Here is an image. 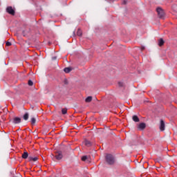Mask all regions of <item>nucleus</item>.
I'll list each match as a JSON object with an SVG mask.
<instances>
[{"instance_id": "obj_12", "label": "nucleus", "mask_w": 177, "mask_h": 177, "mask_svg": "<svg viewBox=\"0 0 177 177\" xmlns=\"http://www.w3.org/2000/svg\"><path fill=\"white\" fill-rule=\"evenodd\" d=\"M133 120L135 122H139V121H140L139 118L138 117V115H133Z\"/></svg>"}, {"instance_id": "obj_25", "label": "nucleus", "mask_w": 177, "mask_h": 177, "mask_svg": "<svg viewBox=\"0 0 177 177\" xmlns=\"http://www.w3.org/2000/svg\"><path fill=\"white\" fill-rule=\"evenodd\" d=\"M56 59H57L56 57H53V60H56Z\"/></svg>"}, {"instance_id": "obj_11", "label": "nucleus", "mask_w": 177, "mask_h": 177, "mask_svg": "<svg viewBox=\"0 0 177 177\" xmlns=\"http://www.w3.org/2000/svg\"><path fill=\"white\" fill-rule=\"evenodd\" d=\"M164 44H165L164 39H160L158 41V46H162V45H164Z\"/></svg>"}, {"instance_id": "obj_2", "label": "nucleus", "mask_w": 177, "mask_h": 177, "mask_svg": "<svg viewBox=\"0 0 177 177\" xmlns=\"http://www.w3.org/2000/svg\"><path fill=\"white\" fill-rule=\"evenodd\" d=\"M156 12L160 19H164V17H165V12H164V10L162 8L158 7V8H156Z\"/></svg>"}, {"instance_id": "obj_9", "label": "nucleus", "mask_w": 177, "mask_h": 177, "mask_svg": "<svg viewBox=\"0 0 177 177\" xmlns=\"http://www.w3.org/2000/svg\"><path fill=\"white\" fill-rule=\"evenodd\" d=\"M86 103H91L92 102V96H88L85 100Z\"/></svg>"}, {"instance_id": "obj_22", "label": "nucleus", "mask_w": 177, "mask_h": 177, "mask_svg": "<svg viewBox=\"0 0 177 177\" xmlns=\"http://www.w3.org/2000/svg\"><path fill=\"white\" fill-rule=\"evenodd\" d=\"M118 86H120V87H122V86H124V83L122 82H118Z\"/></svg>"}, {"instance_id": "obj_14", "label": "nucleus", "mask_w": 177, "mask_h": 177, "mask_svg": "<svg viewBox=\"0 0 177 177\" xmlns=\"http://www.w3.org/2000/svg\"><path fill=\"white\" fill-rule=\"evenodd\" d=\"M28 158H29L30 161H37L38 160V157H35V158L29 157Z\"/></svg>"}, {"instance_id": "obj_1", "label": "nucleus", "mask_w": 177, "mask_h": 177, "mask_svg": "<svg viewBox=\"0 0 177 177\" xmlns=\"http://www.w3.org/2000/svg\"><path fill=\"white\" fill-rule=\"evenodd\" d=\"M105 160L107 164L109 165H113V164L115 162V159H114V156H113L111 154H106Z\"/></svg>"}, {"instance_id": "obj_20", "label": "nucleus", "mask_w": 177, "mask_h": 177, "mask_svg": "<svg viewBox=\"0 0 177 177\" xmlns=\"http://www.w3.org/2000/svg\"><path fill=\"white\" fill-rule=\"evenodd\" d=\"M29 86H32V85H34V82H32V81L29 80L28 82Z\"/></svg>"}, {"instance_id": "obj_4", "label": "nucleus", "mask_w": 177, "mask_h": 177, "mask_svg": "<svg viewBox=\"0 0 177 177\" xmlns=\"http://www.w3.org/2000/svg\"><path fill=\"white\" fill-rule=\"evenodd\" d=\"M55 158L56 160H62L63 158V153H62V151H56L55 152Z\"/></svg>"}, {"instance_id": "obj_6", "label": "nucleus", "mask_w": 177, "mask_h": 177, "mask_svg": "<svg viewBox=\"0 0 177 177\" xmlns=\"http://www.w3.org/2000/svg\"><path fill=\"white\" fill-rule=\"evenodd\" d=\"M21 122V118H14L13 123L14 124H20Z\"/></svg>"}, {"instance_id": "obj_7", "label": "nucleus", "mask_w": 177, "mask_h": 177, "mask_svg": "<svg viewBox=\"0 0 177 177\" xmlns=\"http://www.w3.org/2000/svg\"><path fill=\"white\" fill-rule=\"evenodd\" d=\"M138 129H141L142 131H143V129H145L146 128V124L145 123H140L138 127Z\"/></svg>"}, {"instance_id": "obj_3", "label": "nucleus", "mask_w": 177, "mask_h": 177, "mask_svg": "<svg viewBox=\"0 0 177 177\" xmlns=\"http://www.w3.org/2000/svg\"><path fill=\"white\" fill-rule=\"evenodd\" d=\"M6 12L7 13H9V15L15 16V10H13V8H12V6L7 7Z\"/></svg>"}, {"instance_id": "obj_21", "label": "nucleus", "mask_w": 177, "mask_h": 177, "mask_svg": "<svg viewBox=\"0 0 177 177\" xmlns=\"http://www.w3.org/2000/svg\"><path fill=\"white\" fill-rule=\"evenodd\" d=\"M64 85H68V80L67 79H64Z\"/></svg>"}, {"instance_id": "obj_15", "label": "nucleus", "mask_w": 177, "mask_h": 177, "mask_svg": "<svg viewBox=\"0 0 177 177\" xmlns=\"http://www.w3.org/2000/svg\"><path fill=\"white\" fill-rule=\"evenodd\" d=\"M64 71L65 73H70V71H71V68H65L64 69Z\"/></svg>"}, {"instance_id": "obj_10", "label": "nucleus", "mask_w": 177, "mask_h": 177, "mask_svg": "<svg viewBox=\"0 0 177 177\" xmlns=\"http://www.w3.org/2000/svg\"><path fill=\"white\" fill-rule=\"evenodd\" d=\"M77 37H82V30L80 28L77 29Z\"/></svg>"}, {"instance_id": "obj_5", "label": "nucleus", "mask_w": 177, "mask_h": 177, "mask_svg": "<svg viewBox=\"0 0 177 177\" xmlns=\"http://www.w3.org/2000/svg\"><path fill=\"white\" fill-rule=\"evenodd\" d=\"M160 131H165V122L163 120H160V124L159 126Z\"/></svg>"}, {"instance_id": "obj_24", "label": "nucleus", "mask_w": 177, "mask_h": 177, "mask_svg": "<svg viewBox=\"0 0 177 177\" xmlns=\"http://www.w3.org/2000/svg\"><path fill=\"white\" fill-rule=\"evenodd\" d=\"M141 50H145V46L141 47Z\"/></svg>"}, {"instance_id": "obj_18", "label": "nucleus", "mask_w": 177, "mask_h": 177, "mask_svg": "<svg viewBox=\"0 0 177 177\" xmlns=\"http://www.w3.org/2000/svg\"><path fill=\"white\" fill-rule=\"evenodd\" d=\"M62 114H67V109L66 108L62 109Z\"/></svg>"}, {"instance_id": "obj_8", "label": "nucleus", "mask_w": 177, "mask_h": 177, "mask_svg": "<svg viewBox=\"0 0 177 177\" xmlns=\"http://www.w3.org/2000/svg\"><path fill=\"white\" fill-rule=\"evenodd\" d=\"M84 143L85 146H87V147H91V146H92V142L88 140H84Z\"/></svg>"}, {"instance_id": "obj_17", "label": "nucleus", "mask_w": 177, "mask_h": 177, "mask_svg": "<svg viewBox=\"0 0 177 177\" xmlns=\"http://www.w3.org/2000/svg\"><path fill=\"white\" fill-rule=\"evenodd\" d=\"M36 120H35V118H31V124H32V125H34V124H35V122H36Z\"/></svg>"}, {"instance_id": "obj_19", "label": "nucleus", "mask_w": 177, "mask_h": 177, "mask_svg": "<svg viewBox=\"0 0 177 177\" xmlns=\"http://www.w3.org/2000/svg\"><path fill=\"white\" fill-rule=\"evenodd\" d=\"M88 160V156H84L82 157V161H86Z\"/></svg>"}, {"instance_id": "obj_23", "label": "nucleus", "mask_w": 177, "mask_h": 177, "mask_svg": "<svg viewBox=\"0 0 177 177\" xmlns=\"http://www.w3.org/2000/svg\"><path fill=\"white\" fill-rule=\"evenodd\" d=\"M12 46V43L7 41L6 42V46Z\"/></svg>"}, {"instance_id": "obj_16", "label": "nucleus", "mask_w": 177, "mask_h": 177, "mask_svg": "<svg viewBox=\"0 0 177 177\" xmlns=\"http://www.w3.org/2000/svg\"><path fill=\"white\" fill-rule=\"evenodd\" d=\"M24 120H25L26 121H27V120H28V113H26L24 114Z\"/></svg>"}, {"instance_id": "obj_13", "label": "nucleus", "mask_w": 177, "mask_h": 177, "mask_svg": "<svg viewBox=\"0 0 177 177\" xmlns=\"http://www.w3.org/2000/svg\"><path fill=\"white\" fill-rule=\"evenodd\" d=\"M28 158V152H24L22 154V158H24L25 160Z\"/></svg>"}]
</instances>
